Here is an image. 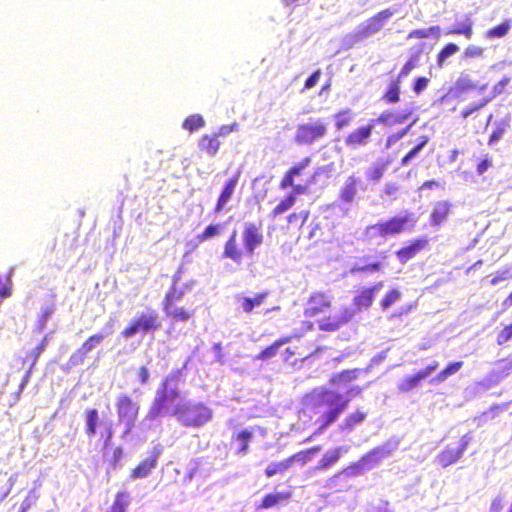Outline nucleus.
I'll use <instances>...</instances> for the list:
<instances>
[{"instance_id":"nucleus-1","label":"nucleus","mask_w":512,"mask_h":512,"mask_svg":"<svg viewBox=\"0 0 512 512\" xmlns=\"http://www.w3.org/2000/svg\"><path fill=\"white\" fill-rule=\"evenodd\" d=\"M303 315L308 320L309 330H312L316 324L320 331L333 333L351 321L353 312L347 307L336 311L331 293L314 290L306 298Z\"/></svg>"},{"instance_id":"nucleus-2","label":"nucleus","mask_w":512,"mask_h":512,"mask_svg":"<svg viewBox=\"0 0 512 512\" xmlns=\"http://www.w3.org/2000/svg\"><path fill=\"white\" fill-rule=\"evenodd\" d=\"M304 404L318 415V427L313 433L325 432L348 408L350 398L328 387H316L304 395Z\"/></svg>"},{"instance_id":"nucleus-3","label":"nucleus","mask_w":512,"mask_h":512,"mask_svg":"<svg viewBox=\"0 0 512 512\" xmlns=\"http://www.w3.org/2000/svg\"><path fill=\"white\" fill-rule=\"evenodd\" d=\"M242 240L243 246L238 240L237 231L234 230L224 244L222 257L230 259L237 265H241L244 256L252 257L256 248L262 245L264 235L259 226L249 222L243 227Z\"/></svg>"},{"instance_id":"nucleus-4","label":"nucleus","mask_w":512,"mask_h":512,"mask_svg":"<svg viewBox=\"0 0 512 512\" xmlns=\"http://www.w3.org/2000/svg\"><path fill=\"white\" fill-rule=\"evenodd\" d=\"M171 414L185 427L199 428L212 419V410L202 402L178 404Z\"/></svg>"},{"instance_id":"nucleus-5","label":"nucleus","mask_w":512,"mask_h":512,"mask_svg":"<svg viewBox=\"0 0 512 512\" xmlns=\"http://www.w3.org/2000/svg\"><path fill=\"white\" fill-rule=\"evenodd\" d=\"M181 397L180 391L177 387L171 386L169 379H165L156 391L155 398L147 412L146 418L153 421L172 410L176 405L175 401Z\"/></svg>"},{"instance_id":"nucleus-6","label":"nucleus","mask_w":512,"mask_h":512,"mask_svg":"<svg viewBox=\"0 0 512 512\" xmlns=\"http://www.w3.org/2000/svg\"><path fill=\"white\" fill-rule=\"evenodd\" d=\"M162 326L158 312L155 309L147 308L145 311L137 314L121 331L124 338H131L138 333L153 334Z\"/></svg>"},{"instance_id":"nucleus-7","label":"nucleus","mask_w":512,"mask_h":512,"mask_svg":"<svg viewBox=\"0 0 512 512\" xmlns=\"http://www.w3.org/2000/svg\"><path fill=\"white\" fill-rule=\"evenodd\" d=\"M416 219L412 213L402 216H394L387 220L377 222L367 227V230L374 232V235L381 238L400 235L406 230L414 229Z\"/></svg>"},{"instance_id":"nucleus-8","label":"nucleus","mask_w":512,"mask_h":512,"mask_svg":"<svg viewBox=\"0 0 512 512\" xmlns=\"http://www.w3.org/2000/svg\"><path fill=\"white\" fill-rule=\"evenodd\" d=\"M115 408L118 422L124 426L122 433V437L124 438L135 428L140 406L131 396L121 393L116 399Z\"/></svg>"},{"instance_id":"nucleus-9","label":"nucleus","mask_w":512,"mask_h":512,"mask_svg":"<svg viewBox=\"0 0 512 512\" xmlns=\"http://www.w3.org/2000/svg\"><path fill=\"white\" fill-rule=\"evenodd\" d=\"M327 123L323 119H316L297 126L294 140L299 145H311L327 135Z\"/></svg>"},{"instance_id":"nucleus-10","label":"nucleus","mask_w":512,"mask_h":512,"mask_svg":"<svg viewBox=\"0 0 512 512\" xmlns=\"http://www.w3.org/2000/svg\"><path fill=\"white\" fill-rule=\"evenodd\" d=\"M392 450L386 446H377L364 454L358 462L352 463L347 467L352 474H359L363 470L376 466L381 460L391 454Z\"/></svg>"},{"instance_id":"nucleus-11","label":"nucleus","mask_w":512,"mask_h":512,"mask_svg":"<svg viewBox=\"0 0 512 512\" xmlns=\"http://www.w3.org/2000/svg\"><path fill=\"white\" fill-rule=\"evenodd\" d=\"M161 454L162 448L160 446H155L149 449L146 453V457L131 469L129 474L130 478L143 479L148 477L156 468Z\"/></svg>"},{"instance_id":"nucleus-12","label":"nucleus","mask_w":512,"mask_h":512,"mask_svg":"<svg viewBox=\"0 0 512 512\" xmlns=\"http://www.w3.org/2000/svg\"><path fill=\"white\" fill-rule=\"evenodd\" d=\"M469 444V438L462 437L456 445H448L437 455L438 464L445 468L456 463L464 454Z\"/></svg>"},{"instance_id":"nucleus-13","label":"nucleus","mask_w":512,"mask_h":512,"mask_svg":"<svg viewBox=\"0 0 512 512\" xmlns=\"http://www.w3.org/2000/svg\"><path fill=\"white\" fill-rule=\"evenodd\" d=\"M393 15L394 11L392 9H384L378 12L359 26L358 34L361 37H368L380 31L383 28L385 22Z\"/></svg>"},{"instance_id":"nucleus-14","label":"nucleus","mask_w":512,"mask_h":512,"mask_svg":"<svg viewBox=\"0 0 512 512\" xmlns=\"http://www.w3.org/2000/svg\"><path fill=\"white\" fill-rule=\"evenodd\" d=\"M429 240L426 237H419L410 240L405 246L396 251V256L401 263H406L415 258L421 251L427 249Z\"/></svg>"},{"instance_id":"nucleus-15","label":"nucleus","mask_w":512,"mask_h":512,"mask_svg":"<svg viewBox=\"0 0 512 512\" xmlns=\"http://www.w3.org/2000/svg\"><path fill=\"white\" fill-rule=\"evenodd\" d=\"M104 334L96 333L87 337L81 346L72 353L70 362L73 365L82 364L87 358L88 354L104 340Z\"/></svg>"},{"instance_id":"nucleus-16","label":"nucleus","mask_w":512,"mask_h":512,"mask_svg":"<svg viewBox=\"0 0 512 512\" xmlns=\"http://www.w3.org/2000/svg\"><path fill=\"white\" fill-rule=\"evenodd\" d=\"M438 367V362H433L424 369L417 373L404 378L401 383L397 386V389L401 393H407L421 384L431 373H433Z\"/></svg>"},{"instance_id":"nucleus-17","label":"nucleus","mask_w":512,"mask_h":512,"mask_svg":"<svg viewBox=\"0 0 512 512\" xmlns=\"http://www.w3.org/2000/svg\"><path fill=\"white\" fill-rule=\"evenodd\" d=\"M312 160L311 157H304L297 163H294L283 175L279 183V188L284 190L293 186L296 177H300L306 174V170L310 166Z\"/></svg>"},{"instance_id":"nucleus-18","label":"nucleus","mask_w":512,"mask_h":512,"mask_svg":"<svg viewBox=\"0 0 512 512\" xmlns=\"http://www.w3.org/2000/svg\"><path fill=\"white\" fill-rule=\"evenodd\" d=\"M453 213V204L449 200H439L433 203L430 211V223L433 227H440Z\"/></svg>"},{"instance_id":"nucleus-19","label":"nucleus","mask_w":512,"mask_h":512,"mask_svg":"<svg viewBox=\"0 0 512 512\" xmlns=\"http://www.w3.org/2000/svg\"><path fill=\"white\" fill-rule=\"evenodd\" d=\"M373 126L372 123H368L365 126H360L351 131L345 137V144L351 149H357L362 146H366L369 143L372 135Z\"/></svg>"},{"instance_id":"nucleus-20","label":"nucleus","mask_w":512,"mask_h":512,"mask_svg":"<svg viewBox=\"0 0 512 512\" xmlns=\"http://www.w3.org/2000/svg\"><path fill=\"white\" fill-rule=\"evenodd\" d=\"M383 287V282H376L372 287L361 289L353 298L357 310L368 309L372 306L375 293Z\"/></svg>"},{"instance_id":"nucleus-21","label":"nucleus","mask_w":512,"mask_h":512,"mask_svg":"<svg viewBox=\"0 0 512 512\" xmlns=\"http://www.w3.org/2000/svg\"><path fill=\"white\" fill-rule=\"evenodd\" d=\"M165 316L173 322H187L193 319L195 310L177 304L162 305Z\"/></svg>"},{"instance_id":"nucleus-22","label":"nucleus","mask_w":512,"mask_h":512,"mask_svg":"<svg viewBox=\"0 0 512 512\" xmlns=\"http://www.w3.org/2000/svg\"><path fill=\"white\" fill-rule=\"evenodd\" d=\"M240 172H237L233 177H231L224 185L221 190V193L217 199L216 205L214 207V213H219L226 208V205L231 200L236 185L239 181Z\"/></svg>"},{"instance_id":"nucleus-23","label":"nucleus","mask_w":512,"mask_h":512,"mask_svg":"<svg viewBox=\"0 0 512 512\" xmlns=\"http://www.w3.org/2000/svg\"><path fill=\"white\" fill-rule=\"evenodd\" d=\"M367 415L368 413L362 407L356 408L344 417L342 422L339 424V430L344 433L353 431L356 426L366 420Z\"/></svg>"},{"instance_id":"nucleus-24","label":"nucleus","mask_w":512,"mask_h":512,"mask_svg":"<svg viewBox=\"0 0 512 512\" xmlns=\"http://www.w3.org/2000/svg\"><path fill=\"white\" fill-rule=\"evenodd\" d=\"M268 296L269 291L256 293L253 297L240 295L237 297L238 308L244 313H252L255 307L261 306Z\"/></svg>"},{"instance_id":"nucleus-25","label":"nucleus","mask_w":512,"mask_h":512,"mask_svg":"<svg viewBox=\"0 0 512 512\" xmlns=\"http://www.w3.org/2000/svg\"><path fill=\"white\" fill-rule=\"evenodd\" d=\"M348 450L347 447L338 446L331 449L327 454L323 455L315 466V470L326 471L332 468L342 457V454Z\"/></svg>"},{"instance_id":"nucleus-26","label":"nucleus","mask_w":512,"mask_h":512,"mask_svg":"<svg viewBox=\"0 0 512 512\" xmlns=\"http://www.w3.org/2000/svg\"><path fill=\"white\" fill-rule=\"evenodd\" d=\"M253 438V431L243 429L231 435V443L236 445L235 453L244 456L248 453L249 443Z\"/></svg>"},{"instance_id":"nucleus-27","label":"nucleus","mask_w":512,"mask_h":512,"mask_svg":"<svg viewBox=\"0 0 512 512\" xmlns=\"http://www.w3.org/2000/svg\"><path fill=\"white\" fill-rule=\"evenodd\" d=\"M296 337H297L296 335H288V336H283V337L278 338L273 343H271L269 346H267L262 351H260L255 356V359L262 360V361H268V360L274 358L277 355L280 347L291 342L292 339L296 338Z\"/></svg>"},{"instance_id":"nucleus-28","label":"nucleus","mask_w":512,"mask_h":512,"mask_svg":"<svg viewBox=\"0 0 512 512\" xmlns=\"http://www.w3.org/2000/svg\"><path fill=\"white\" fill-rule=\"evenodd\" d=\"M291 496V491L268 493L262 498L260 504L258 505V509H270L274 506H278L283 502H287Z\"/></svg>"},{"instance_id":"nucleus-29","label":"nucleus","mask_w":512,"mask_h":512,"mask_svg":"<svg viewBox=\"0 0 512 512\" xmlns=\"http://www.w3.org/2000/svg\"><path fill=\"white\" fill-rule=\"evenodd\" d=\"M221 146L220 139L214 134H204L198 141V147L202 152L210 156H214L218 153Z\"/></svg>"},{"instance_id":"nucleus-30","label":"nucleus","mask_w":512,"mask_h":512,"mask_svg":"<svg viewBox=\"0 0 512 512\" xmlns=\"http://www.w3.org/2000/svg\"><path fill=\"white\" fill-rule=\"evenodd\" d=\"M359 183V180L351 175L347 178L344 185L340 189L339 197L340 200L345 203H351L357 194V185Z\"/></svg>"},{"instance_id":"nucleus-31","label":"nucleus","mask_w":512,"mask_h":512,"mask_svg":"<svg viewBox=\"0 0 512 512\" xmlns=\"http://www.w3.org/2000/svg\"><path fill=\"white\" fill-rule=\"evenodd\" d=\"M401 95V79H393L386 91L381 96V100L386 104H396L400 101Z\"/></svg>"},{"instance_id":"nucleus-32","label":"nucleus","mask_w":512,"mask_h":512,"mask_svg":"<svg viewBox=\"0 0 512 512\" xmlns=\"http://www.w3.org/2000/svg\"><path fill=\"white\" fill-rule=\"evenodd\" d=\"M411 115V112H405L398 115H394L392 112H383L378 118L370 120L372 126L374 127L375 123H381L385 125H393V124H401L404 123Z\"/></svg>"},{"instance_id":"nucleus-33","label":"nucleus","mask_w":512,"mask_h":512,"mask_svg":"<svg viewBox=\"0 0 512 512\" xmlns=\"http://www.w3.org/2000/svg\"><path fill=\"white\" fill-rule=\"evenodd\" d=\"M85 416V434L92 438L97 433V426L100 422L99 412L96 408H89L84 413Z\"/></svg>"},{"instance_id":"nucleus-34","label":"nucleus","mask_w":512,"mask_h":512,"mask_svg":"<svg viewBox=\"0 0 512 512\" xmlns=\"http://www.w3.org/2000/svg\"><path fill=\"white\" fill-rule=\"evenodd\" d=\"M130 493L125 490L116 492L113 502L108 508L107 512H127L130 506Z\"/></svg>"},{"instance_id":"nucleus-35","label":"nucleus","mask_w":512,"mask_h":512,"mask_svg":"<svg viewBox=\"0 0 512 512\" xmlns=\"http://www.w3.org/2000/svg\"><path fill=\"white\" fill-rule=\"evenodd\" d=\"M321 450V447L319 445L313 446L301 451H298L294 453L293 455L289 456V460L291 463V466L294 463H299L301 465H305L306 463L310 462L315 454H317Z\"/></svg>"},{"instance_id":"nucleus-36","label":"nucleus","mask_w":512,"mask_h":512,"mask_svg":"<svg viewBox=\"0 0 512 512\" xmlns=\"http://www.w3.org/2000/svg\"><path fill=\"white\" fill-rule=\"evenodd\" d=\"M360 373L361 369L358 368L342 370L331 377L330 383L337 385L347 384L358 379Z\"/></svg>"},{"instance_id":"nucleus-37","label":"nucleus","mask_w":512,"mask_h":512,"mask_svg":"<svg viewBox=\"0 0 512 512\" xmlns=\"http://www.w3.org/2000/svg\"><path fill=\"white\" fill-rule=\"evenodd\" d=\"M459 46L453 42L445 44L438 52L436 57V64L438 68H443L447 59L459 51Z\"/></svg>"},{"instance_id":"nucleus-38","label":"nucleus","mask_w":512,"mask_h":512,"mask_svg":"<svg viewBox=\"0 0 512 512\" xmlns=\"http://www.w3.org/2000/svg\"><path fill=\"white\" fill-rule=\"evenodd\" d=\"M512 23L511 20H505L498 25L488 29L484 36L487 39H496L505 37L509 31L511 30Z\"/></svg>"},{"instance_id":"nucleus-39","label":"nucleus","mask_w":512,"mask_h":512,"mask_svg":"<svg viewBox=\"0 0 512 512\" xmlns=\"http://www.w3.org/2000/svg\"><path fill=\"white\" fill-rule=\"evenodd\" d=\"M429 37L439 39L441 37L440 26H431L427 29H415L408 34L409 39H424Z\"/></svg>"},{"instance_id":"nucleus-40","label":"nucleus","mask_w":512,"mask_h":512,"mask_svg":"<svg viewBox=\"0 0 512 512\" xmlns=\"http://www.w3.org/2000/svg\"><path fill=\"white\" fill-rule=\"evenodd\" d=\"M449 35H463L466 39H470L473 35V22L467 17L464 23L453 26L447 31Z\"/></svg>"},{"instance_id":"nucleus-41","label":"nucleus","mask_w":512,"mask_h":512,"mask_svg":"<svg viewBox=\"0 0 512 512\" xmlns=\"http://www.w3.org/2000/svg\"><path fill=\"white\" fill-rule=\"evenodd\" d=\"M463 366L462 361L449 363L443 370H441L432 380L431 383H441L448 377L458 372Z\"/></svg>"},{"instance_id":"nucleus-42","label":"nucleus","mask_w":512,"mask_h":512,"mask_svg":"<svg viewBox=\"0 0 512 512\" xmlns=\"http://www.w3.org/2000/svg\"><path fill=\"white\" fill-rule=\"evenodd\" d=\"M291 467L289 458H286L279 462H273L265 468V475L268 478H272L277 474L285 473Z\"/></svg>"},{"instance_id":"nucleus-43","label":"nucleus","mask_w":512,"mask_h":512,"mask_svg":"<svg viewBox=\"0 0 512 512\" xmlns=\"http://www.w3.org/2000/svg\"><path fill=\"white\" fill-rule=\"evenodd\" d=\"M184 296V291L178 286L171 285L165 292L161 305L177 304Z\"/></svg>"},{"instance_id":"nucleus-44","label":"nucleus","mask_w":512,"mask_h":512,"mask_svg":"<svg viewBox=\"0 0 512 512\" xmlns=\"http://www.w3.org/2000/svg\"><path fill=\"white\" fill-rule=\"evenodd\" d=\"M509 126H510L509 119H502L498 123H496L494 130L492 131L491 135L489 136L488 145L492 146L493 144H495L496 142L501 140L503 138L504 134L506 133V131L508 130Z\"/></svg>"},{"instance_id":"nucleus-45","label":"nucleus","mask_w":512,"mask_h":512,"mask_svg":"<svg viewBox=\"0 0 512 512\" xmlns=\"http://www.w3.org/2000/svg\"><path fill=\"white\" fill-rule=\"evenodd\" d=\"M296 203V197L294 194H287L279 203L272 209L271 214L273 217L282 215L284 212L289 210Z\"/></svg>"},{"instance_id":"nucleus-46","label":"nucleus","mask_w":512,"mask_h":512,"mask_svg":"<svg viewBox=\"0 0 512 512\" xmlns=\"http://www.w3.org/2000/svg\"><path fill=\"white\" fill-rule=\"evenodd\" d=\"M309 216L310 211L308 209L294 211L287 216V223L300 229L307 222Z\"/></svg>"},{"instance_id":"nucleus-47","label":"nucleus","mask_w":512,"mask_h":512,"mask_svg":"<svg viewBox=\"0 0 512 512\" xmlns=\"http://www.w3.org/2000/svg\"><path fill=\"white\" fill-rule=\"evenodd\" d=\"M205 125V120L203 117L199 114L190 115L187 118L184 119L182 123L183 129L194 132L201 128H203Z\"/></svg>"},{"instance_id":"nucleus-48","label":"nucleus","mask_w":512,"mask_h":512,"mask_svg":"<svg viewBox=\"0 0 512 512\" xmlns=\"http://www.w3.org/2000/svg\"><path fill=\"white\" fill-rule=\"evenodd\" d=\"M352 117L350 109H344L337 112L334 115L336 130H342L343 128L348 127L352 122Z\"/></svg>"},{"instance_id":"nucleus-49","label":"nucleus","mask_w":512,"mask_h":512,"mask_svg":"<svg viewBox=\"0 0 512 512\" xmlns=\"http://www.w3.org/2000/svg\"><path fill=\"white\" fill-rule=\"evenodd\" d=\"M222 226L220 224H209L200 234L197 235L199 242L207 241L221 234Z\"/></svg>"},{"instance_id":"nucleus-50","label":"nucleus","mask_w":512,"mask_h":512,"mask_svg":"<svg viewBox=\"0 0 512 512\" xmlns=\"http://www.w3.org/2000/svg\"><path fill=\"white\" fill-rule=\"evenodd\" d=\"M382 269H383L382 263L379 261H376V262L368 263L366 265L355 264L351 267V273L359 274V273H367V272H381Z\"/></svg>"},{"instance_id":"nucleus-51","label":"nucleus","mask_w":512,"mask_h":512,"mask_svg":"<svg viewBox=\"0 0 512 512\" xmlns=\"http://www.w3.org/2000/svg\"><path fill=\"white\" fill-rule=\"evenodd\" d=\"M428 140V136H421L419 143L401 159V165H407L414 157H416L421 149L428 143Z\"/></svg>"},{"instance_id":"nucleus-52","label":"nucleus","mask_w":512,"mask_h":512,"mask_svg":"<svg viewBox=\"0 0 512 512\" xmlns=\"http://www.w3.org/2000/svg\"><path fill=\"white\" fill-rule=\"evenodd\" d=\"M386 165L384 163L374 164L367 169L366 175L368 180L372 182L379 181L385 171Z\"/></svg>"},{"instance_id":"nucleus-53","label":"nucleus","mask_w":512,"mask_h":512,"mask_svg":"<svg viewBox=\"0 0 512 512\" xmlns=\"http://www.w3.org/2000/svg\"><path fill=\"white\" fill-rule=\"evenodd\" d=\"M401 297V293L397 289H392L388 291L381 300V308L382 310H387L390 306L399 300Z\"/></svg>"},{"instance_id":"nucleus-54","label":"nucleus","mask_w":512,"mask_h":512,"mask_svg":"<svg viewBox=\"0 0 512 512\" xmlns=\"http://www.w3.org/2000/svg\"><path fill=\"white\" fill-rule=\"evenodd\" d=\"M417 66H418V56L415 55L406 61V63L401 68L399 74L397 75V78L402 80L403 78L408 76Z\"/></svg>"},{"instance_id":"nucleus-55","label":"nucleus","mask_w":512,"mask_h":512,"mask_svg":"<svg viewBox=\"0 0 512 512\" xmlns=\"http://www.w3.org/2000/svg\"><path fill=\"white\" fill-rule=\"evenodd\" d=\"M412 125H413V123H410L408 126L403 128L402 130H400L396 133L390 134L386 139V146L390 147L393 144H395L397 141H399L401 138H403L408 133V131L410 130Z\"/></svg>"},{"instance_id":"nucleus-56","label":"nucleus","mask_w":512,"mask_h":512,"mask_svg":"<svg viewBox=\"0 0 512 512\" xmlns=\"http://www.w3.org/2000/svg\"><path fill=\"white\" fill-rule=\"evenodd\" d=\"M512 339V323L503 327V329L497 334V343L503 345Z\"/></svg>"},{"instance_id":"nucleus-57","label":"nucleus","mask_w":512,"mask_h":512,"mask_svg":"<svg viewBox=\"0 0 512 512\" xmlns=\"http://www.w3.org/2000/svg\"><path fill=\"white\" fill-rule=\"evenodd\" d=\"M429 82V78L424 76L416 78L412 85L413 92L420 95L428 87Z\"/></svg>"},{"instance_id":"nucleus-58","label":"nucleus","mask_w":512,"mask_h":512,"mask_svg":"<svg viewBox=\"0 0 512 512\" xmlns=\"http://www.w3.org/2000/svg\"><path fill=\"white\" fill-rule=\"evenodd\" d=\"M321 76V71L320 70H316L314 73H312V75H310L307 80L305 81L304 83V86L302 88V92L305 91V90H309L313 87L316 86L319 78Z\"/></svg>"},{"instance_id":"nucleus-59","label":"nucleus","mask_w":512,"mask_h":512,"mask_svg":"<svg viewBox=\"0 0 512 512\" xmlns=\"http://www.w3.org/2000/svg\"><path fill=\"white\" fill-rule=\"evenodd\" d=\"M488 103V100H484L478 104L471 105L465 109L462 110L461 116L464 119H467L470 115H472L474 112H477L481 108H483Z\"/></svg>"},{"instance_id":"nucleus-60","label":"nucleus","mask_w":512,"mask_h":512,"mask_svg":"<svg viewBox=\"0 0 512 512\" xmlns=\"http://www.w3.org/2000/svg\"><path fill=\"white\" fill-rule=\"evenodd\" d=\"M483 54V48L476 45H469L464 51L465 58H476Z\"/></svg>"},{"instance_id":"nucleus-61","label":"nucleus","mask_w":512,"mask_h":512,"mask_svg":"<svg viewBox=\"0 0 512 512\" xmlns=\"http://www.w3.org/2000/svg\"><path fill=\"white\" fill-rule=\"evenodd\" d=\"M238 128V124L237 123H233V124H230V125H222L219 127L218 131L213 133L214 135H217L218 139L220 137H225L227 136L229 133H231L232 131L236 130Z\"/></svg>"},{"instance_id":"nucleus-62","label":"nucleus","mask_w":512,"mask_h":512,"mask_svg":"<svg viewBox=\"0 0 512 512\" xmlns=\"http://www.w3.org/2000/svg\"><path fill=\"white\" fill-rule=\"evenodd\" d=\"M490 161L491 159L488 155L484 156L479 160L476 167V171L479 175L483 174L488 170V168L490 167Z\"/></svg>"},{"instance_id":"nucleus-63","label":"nucleus","mask_w":512,"mask_h":512,"mask_svg":"<svg viewBox=\"0 0 512 512\" xmlns=\"http://www.w3.org/2000/svg\"><path fill=\"white\" fill-rule=\"evenodd\" d=\"M510 83L509 77H503L498 83L493 86V92L495 95L502 94L506 86Z\"/></svg>"},{"instance_id":"nucleus-64","label":"nucleus","mask_w":512,"mask_h":512,"mask_svg":"<svg viewBox=\"0 0 512 512\" xmlns=\"http://www.w3.org/2000/svg\"><path fill=\"white\" fill-rule=\"evenodd\" d=\"M137 374H138L140 383L145 384L148 382L150 374H149V370L146 366L140 367L138 369Z\"/></svg>"}]
</instances>
